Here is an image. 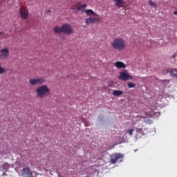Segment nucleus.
<instances>
[{
	"label": "nucleus",
	"mask_w": 177,
	"mask_h": 177,
	"mask_svg": "<svg viewBox=\"0 0 177 177\" xmlns=\"http://www.w3.org/2000/svg\"><path fill=\"white\" fill-rule=\"evenodd\" d=\"M54 32H55V34L63 33L66 35H71L74 32V29L71 24H62L61 27L59 26H55V27H54Z\"/></svg>",
	"instance_id": "nucleus-1"
},
{
	"label": "nucleus",
	"mask_w": 177,
	"mask_h": 177,
	"mask_svg": "<svg viewBox=\"0 0 177 177\" xmlns=\"http://www.w3.org/2000/svg\"><path fill=\"white\" fill-rule=\"evenodd\" d=\"M111 47L118 51H122L126 47V41L122 38H115L111 44Z\"/></svg>",
	"instance_id": "nucleus-2"
},
{
	"label": "nucleus",
	"mask_w": 177,
	"mask_h": 177,
	"mask_svg": "<svg viewBox=\"0 0 177 177\" xmlns=\"http://www.w3.org/2000/svg\"><path fill=\"white\" fill-rule=\"evenodd\" d=\"M50 94V90L47 85L40 86L36 88V95L39 98H44Z\"/></svg>",
	"instance_id": "nucleus-3"
},
{
	"label": "nucleus",
	"mask_w": 177,
	"mask_h": 177,
	"mask_svg": "<svg viewBox=\"0 0 177 177\" xmlns=\"http://www.w3.org/2000/svg\"><path fill=\"white\" fill-rule=\"evenodd\" d=\"M123 160V155L121 153H113L110 156L111 164H115L118 161L121 162Z\"/></svg>",
	"instance_id": "nucleus-4"
},
{
	"label": "nucleus",
	"mask_w": 177,
	"mask_h": 177,
	"mask_svg": "<svg viewBox=\"0 0 177 177\" xmlns=\"http://www.w3.org/2000/svg\"><path fill=\"white\" fill-rule=\"evenodd\" d=\"M45 82L46 80L44 77L33 78L29 80V84H30V85L32 86H35L37 84H42Z\"/></svg>",
	"instance_id": "nucleus-5"
},
{
	"label": "nucleus",
	"mask_w": 177,
	"mask_h": 177,
	"mask_svg": "<svg viewBox=\"0 0 177 177\" xmlns=\"http://www.w3.org/2000/svg\"><path fill=\"white\" fill-rule=\"evenodd\" d=\"M100 17H90L87 19H86V21H85V24L86 26H89L90 24L93 25L94 24H96V23H100Z\"/></svg>",
	"instance_id": "nucleus-6"
},
{
	"label": "nucleus",
	"mask_w": 177,
	"mask_h": 177,
	"mask_svg": "<svg viewBox=\"0 0 177 177\" xmlns=\"http://www.w3.org/2000/svg\"><path fill=\"white\" fill-rule=\"evenodd\" d=\"M10 55V51L8 48H4L2 49H0V59H6L9 57Z\"/></svg>",
	"instance_id": "nucleus-7"
},
{
	"label": "nucleus",
	"mask_w": 177,
	"mask_h": 177,
	"mask_svg": "<svg viewBox=\"0 0 177 177\" xmlns=\"http://www.w3.org/2000/svg\"><path fill=\"white\" fill-rule=\"evenodd\" d=\"M118 78L122 81H127L129 80H132L133 77L131 75H129L127 71H125L120 73Z\"/></svg>",
	"instance_id": "nucleus-8"
},
{
	"label": "nucleus",
	"mask_w": 177,
	"mask_h": 177,
	"mask_svg": "<svg viewBox=\"0 0 177 177\" xmlns=\"http://www.w3.org/2000/svg\"><path fill=\"white\" fill-rule=\"evenodd\" d=\"M19 16L24 19H27L28 17V10L26 8L21 6L19 8Z\"/></svg>",
	"instance_id": "nucleus-9"
},
{
	"label": "nucleus",
	"mask_w": 177,
	"mask_h": 177,
	"mask_svg": "<svg viewBox=\"0 0 177 177\" xmlns=\"http://www.w3.org/2000/svg\"><path fill=\"white\" fill-rule=\"evenodd\" d=\"M86 7H87V4H84L80 6V3H77L72 8V9L76 10L75 12H85V8Z\"/></svg>",
	"instance_id": "nucleus-10"
},
{
	"label": "nucleus",
	"mask_w": 177,
	"mask_h": 177,
	"mask_svg": "<svg viewBox=\"0 0 177 177\" xmlns=\"http://www.w3.org/2000/svg\"><path fill=\"white\" fill-rule=\"evenodd\" d=\"M22 177H33L30 167H25L22 169Z\"/></svg>",
	"instance_id": "nucleus-11"
},
{
	"label": "nucleus",
	"mask_w": 177,
	"mask_h": 177,
	"mask_svg": "<svg viewBox=\"0 0 177 177\" xmlns=\"http://www.w3.org/2000/svg\"><path fill=\"white\" fill-rule=\"evenodd\" d=\"M115 2V6L118 8H124L125 2L124 0H113Z\"/></svg>",
	"instance_id": "nucleus-12"
},
{
	"label": "nucleus",
	"mask_w": 177,
	"mask_h": 177,
	"mask_svg": "<svg viewBox=\"0 0 177 177\" xmlns=\"http://www.w3.org/2000/svg\"><path fill=\"white\" fill-rule=\"evenodd\" d=\"M84 13L86 14L87 16H91L93 15L95 17H98L100 15H98L97 13H95L93 10L91 9H88L84 11Z\"/></svg>",
	"instance_id": "nucleus-13"
},
{
	"label": "nucleus",
	"mask_w": 177,
	"mask_h": 177,
	"mask_svg": "<svg viewBox=\"0 0 177 177\" xmlns=\"http://www.w3.org/2000/svg\"><path fill=\"white\" fill-rule=\"evenodd\" d=\"M115 66L117 68H125L127 67L126 64L120 61L115 62Z\"/></svg>",
	"instance_id": "nucleus-14"
},
{
	"label": "nucleus",
	"mask_w": 177,
	"mask_h": 177,
	"mask_svg": "<svg viewBox=\"0 0 177 177\" xmlns=\"http://www.w3.org/2000/svg\"><path fill=\"white\" fill-rule=\"evenodd\" d=\"M123 93H124V92L122 91L114 90L112 93V95L114 96L119 97V96L122 95Z\"/></svg>",
	"instance_id": "nucleus-15"
},
{
	"label": "nucleus",
	"mask_w": 177,
	"mask_h": 177,
	"mask_svg": "<svg viewBox=\"0 0 177 177\" xmlns=\"http://www.w3.org/2000/svg\"><path fill=\"white\" fill-rule=\"evenodd\" d=\"M170 75L173 77H177V70L171 69L170 71Z\"/></svg>",
	"instance_id": "nucleus-16"
},
{
	"label": "nucleus",
	"mask_w": 177,
	"mask_h": 177,
	"mask_svg": "<svg viewBox=\"0 0 177 177\" xmlns=\"http://www.w3.org/2000/svg\"><path fill=\"white\" fill-rule=\"evenodd\" d=\"M135 130L136 133H139L142 136H145V133L142 128H136Z\"/></svg>",
	"instance_id": "nucleus-17"
},
{
	"label": "nucleus",
	"mask_w": 177,
	"mask_h": 177,
	"mask_svg": "<svg viewBox=\"0 0 177 177\" xmlns=\"http://www.w3.org/2000/svg\"><path fill=\"white\" fill-rule=\"evenodd\" d=\"M148 3L151 7H153L155 8H158L157 4L156 3L152 2L151 1H149Z\"/></svg>",
	"instance_id": "nucleus-18"
},
{
	"label": "nucleus",
	"mask_w": 177,
	"mask_h": 177,
	"mask_svg": "<svg viewBox=\"0 0 177 177\" xmlns=\"http://www.w3.org/2000/svg\"><path fill=\"white\" fill-rule=\"evenodd\" d=\"M127 131L129 134V136H133V133L134 131V129H127Z\"/></svg>",
	"instance_id": "nucleus-19"
},
{
	"label": "nucleus",
	"mask_w": 177,
	"mask_h": 177,
	"mask_svg": "<svg viewBox=\"0 0 177 177\" xmlns=\"http://www.w3.org/2000/svg\"><path fill=\"white\" fill-rule=\"evenodd\" d=\"M10 167V165L8 162H6L4 165H3V169H6V171L7 169H8Z\"/></svg>",
	"instance_id": "nucleus-20"
},
{
	"label": "nucleus",
	"mask_w": 177,
	"mask_h": 177,
	"mask_svg": "<svg viewBox=\"0 0 177 177\" xmlns=\"http://www.w3.org/2000/svg\"><path fill=\"white\" fill-rule=\"evenodd\" d=\"M5 73H6V70L0 65V74H3Z\"/></svg>",
	"instance_id": "nucleus-21"
},
{
	"label": "nucleus",
	"mask_w": 177,
	"mask_h": 177,
	"mask_svg": "<svg viewBox=\"0 0 177 177\" xmlns=\"http://www.w3.org/2000/svg\"><path fill=\"white\" fill-rule=\"evenodd\" d=\"M127 86L129 88H133L136 86V85L133 82L128 83Z\"/></svg>",
	"instance_id": "nucleus-22"
},
{
	"label": "nucleus",
	"mask_w": 177,
	"mask_h": 177,
	"mask_svg": "<svg viewBox=\"0 0 177 177\" xmlns=\"http://www.w3.org/2000/svg\"><path fill=\"white\" fill-rule=\"evenodd\" d=\"M174 15H177V10L174 12Z\"/></svg>",
	"instance_id": "nucleus-23"
},
{
	"label": "nucleus",
	"mask_w": 177,
	"mask_h": 177,
	"mask_svg": "<svg viewBox=\"0 0 177 177\" xmlns=\"http://www.w3.org/2000/svg\"><path fill=\"white\" fill-rule=\"evenodd\" d=\"M3 33H4L3 32H0V35H1Z\"/></svg>",
	"instance_id": "nucleus-24"
},
{
	"label": "nucleus",
	"mask_w": 177,
	"mask_h": 177,
	"mask_svg": "<svg viewBox=\"0 0 177 177\" xmlns=\"http://www.w3.org/2000/svg\"><path fill=\"white\" fill-rule=\"evenodd\" d=\"M172 57H173L174 58H175V57H176V55H173Z\"/></svg>",
	"instance_id": "nucleus-25"
}]
</instances>
